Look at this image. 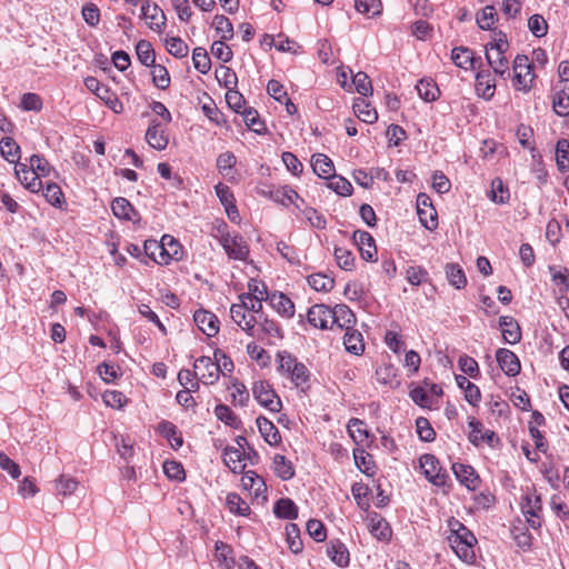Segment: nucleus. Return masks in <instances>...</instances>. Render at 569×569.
Masks as SVG:
<instances>
[{
	"mask_svg": "<svg viewBox=\"0 0 569 569\" xmlns=\"http://www.w3.org/2000/svg\"><path fill=\"white\" fill-rule=\"evenodd\" d=\"M0 152L1 156L11 162H17L20 159V147L10 137H4L0 140Z\"/></svg>",
	"mask_w": 569,
	"mask_h": 569,
	"instance_id": "44",
	"label": "nucleus"
},
{
	"mask_svg": "<svg viewBox=\"0 0 569 569\" xmlns=\"http://www.w3.org/2000/svg\"><path fill=\"white\" fill-rule=\"evenodd\" d=\"M267 298L271 307L282 317L291 318L295 315V305L286 295L272 292Z\"/></svg>",
	"mask_w": 569,
	"mask_h": 569,
	"instance_id": "25",
	"label": "nucleus"
},
{
	"mask_svg": "<svg viewBox=\"0 0 569 569\" xmlns=\"http://www.w3.org/2000/svg\"><path fill=\"white\" fill-rule=\"evenodd\" d=\"M193 368L198 379L204 385H214L219 380L216 359L202 356L196 359Z\"/></svg>",
	"mask_w": 569,
	"mask_h": 569,
	"instance_id": "12",
	"label": "nucleus"
},
{
	"mask_svg": "<svg viewBox=\"0 0 569 569\" xmlns=\"http://www.w3.org/2000/svg\"><path fill=\"white\" fill-rule=\"evenodd\" d=\"M193 320L198 328L208 337H213L219 331V320L217 316L210 311H196L193 315Z\"/></svg>",
	"mask_w": 569,
	"mask_h": 569,
	"instance_id": "19",
	"label": "nucleus"
},
{
	"mask_svg": "<svg viewBox=\"0 0 569 569\" xmlns=\"http://www.w3.org/2000/svg\"><path fill=\"white\" fill-rule=\"evenodd\" d=\"M327 555L333 563L346 568L350 563V553L345 543L339 540H331L327 546Z\"/></svg>",
	"mask_w": 569,
	"mask_h": 569,
	"instance_id": "23",
	"label": "nucleus"
},
{
	"mask_svg": "<svg viewBox=\"0 0 569 569\" xmlns=\"http://www.w3.org/2000/svg\"><path fill=\"white\" fill-rule=\"evenodd\" d=\"M158 431L170 442L173 449H178L182 446V437L172 422L167 420L161 421L158 425Z\"/></svg>",
	"mask_w": 569,
	"mask_h": 569,
	"instance_id": "37",
	"label": "nucleus"
},
{
	"mask_svg": "<svg viewBox=\"0 0 569 569\" xmlns=\"http://www.w3.org/2000/svg\"><path fill=\"white\" fill-rule=\"evenodd\" d=\"M332 312V323L337 325L341 329H350L356 323V317L351 309L346 305H337Z\"/></svg>",
	"mask_w": 569,
	"mask_h": 569,
	"instance_id": "27",
	"label": "nucleus"
},
{
	"mask_svg": "<svg viewBox=\"0 0 569 569\" xmlns=\"http://www.w3.org/2000/svg\"><path fill=\"white\" fill-rule=\"evenodd\" d=\"M273 513L280 519L293 520L298 518V507L290 498H281L276 501Z\"/></svg>",
	"mask_w": 569,
	"mask_h": 569,
	"instance_id": "30",
	"label": "nucleus"
},
{
	"mask_svg": "<svg viewBox=\"0 0 569 569\" xmlns=\"http://www.w3.org/2000/svg\"><path fill=\"white\" fill-rule=\"evenodd\" d=\"M499 327L501 328L505 342L516 345L521 340L520 326L512 317L501 316L499 318Z\"/></svg>",
	"mask_w": 569,
	"mask_h": 569,
	"instance_id": "22",
	"label": "nucleus"
},
{
	"mask_svg": "<svg viewBox=\"0 0 569 569\" xmlns=\"http://www.w3.org/2000/svg\"><path fill=\"white\" fill-rule=\"evenodd\" d=\"M277 357L279 370L289 377L297 388L305 390L309 387L310 372L302 362H299L297 358L288 351H280Z\"/></svg>",
	"mask_w": 569,
	"mask_h": 569,
	"instance_id": "3",
	"label": "nucleus"
},
{
	"mask_svg": "<svg viewBox=\"0 0 569 569\" xmlns=\"http://www.w3.org/2000/svg\"><path fill=\"white\" fill-rule=\"evenodd\" d=\"M273 472L282 480H290L295 476V468L283 455L277 453L272 461Z\"/></svg>",
	"mask_w": 569,
	"mask_h": 569,
	"instance_id": "34",
	"label": "nucleus"
},
{
	"mask_svg": "<svg viewBox=\"0 0 569 569\" xmlns=\"http://www.w3.org/2000/svg\"><path fill=\"white\" fill-rule=\"evenodd\" d=\"M352 239L358 246L362 259L366 261H372L377 254V247L373 237L363 230H357L353 232Z\"/></svg>",
	"mask_w": 569,
	"mask_h": 569,
	"instance_id": "16",
	"label": "nucleus"
},
{
	"mask_svg": "<svg viewBox=\"0 0 569 569\" xmlns=\"http://www.w3.org/2000/svg\"><path fill=\"white\" fill-rule=\"evenodd\" d=\"M406 279L412 286H419L428 281V271L420 266H411L406 270Z\"/></svg>",
	"mask_w": 569,
	"mask_h": 569,
	"instance_id": "63",
	"label": "nucleus"
},
{
	"mask_svg": "<svg viewBox=\"0 0 569 569\" xmlns=\"http://www.w3.org/2000/svg\"><path fill=\"white\" fill-rule=\"evenodd\" d=\"M446 277L449 283L456 289H463L467 284L465 271L458 263H447L445 267Z\"/></svg>",
	"mask_w": 569,
	"mask_h": 569,
	"instance_id": "36",
	"label": "nucleus"
},
{
	"mask_svg": "<svg viewBox=\"0 0 569 569\" xmlns=\"http://www.w3.org/2000/svg\"><path fill=\"white\" fill-rule=\"evenodd\" d=\"M343 345L346 350L353 355H360L365 349L362 335L353 328L346 330Z\"/></svg>",
	"mask_w": 569,
	"mask_h": 569,
	"instance_id": "35",
	"label": "nucleus"
},
{
	"mask_svg": "<svg viewBox=\"0 0 569 569\" xmlns=\"http://www.w3.org/2000/svg\"><path fill=\"white\" fill-rule=\"evenodd\" d=\"M232 320L249 336L260 338L256 331L257 319L252 313L246 310V302L233 303L230 308Z\"/></svg>",
	"mask_w": 569,
	"mask_h": 569,
	"instance_id": "10",
	"label": "nucleus"
},
{
	"mask_svg": "<svg viewBox=\"0 0 569 569\" xmlns=\"http://www.w3.org/2000/svg\"><path fill=\"white\" fill-rule=\"evenodd\" d=\"M166 47L168 52L178 59L187 57L189 52L187 43L179 37L166 39Z\"/></svg>",
	"mask_w": 569,
	"mask_h": 569,
	"instance_id": "57",
	"label": "nucleus"
},
{
	"mask_svg": "<svg viewBox=\"0 0 569 569\" xmlns=\"http://www.w3.org/2000/svg\"><path fill=\"white\" fill-rule=\"evenodd\" d=\"M43 197L56 208L61 209L66 204L64 194L61 188L54 182H50L44 187Z\"/></svg>",
	"mask_w": 569,
	"mask_h": 569,
	"instance_id": "46",
	"label": "nucleus"
},
{
	"mask_svg": "<svg viewBox=\"0 0 569 569\" xmlns=\"http://www.w3.org/2000/svg\"><path fill=\"white\" fill-rule=\"evenodd\" d=\"M352 83L359 94L362 97H367L372 93V84L365 72H357L356 74H352Z\"/></svg>",
	"mask_w": 569,
	"mask_h": 569,
	"instance_id": "61",
	"label": "nucleus"
},
{
	"mask_svg": "<svg viewBox=\"0 0 569 569\" xmlns=\"http://www.w3.org/2000/svg\"><path fill=\"white\" fill-rule=\"evenodd\" d=\"M241 114L247 127L257 133H261L266 128L264 123L260 120L259 113L251 107H246Z\"/></svg>",
	"mask_w": 569,
	"mask_h": 569,
	"instance_id": "55",
	"label": "nucleus"
},
{
	"mask_svg": "<svg viewBox=\"0 0 569 569\" xmlns=\"http://www.w3.org/2000/svg\"><path fill=\"white\" fill-rule=\"evenodd\" d=\"M309 286L316 291H330L333 288L335 281L332 278L323 273H315L307 279Z\"/></svg>",
	"mask_w": 569,
	"mask_h": 569,
	"instance_id": "59",
	"label": "nucleus"
},
{
	"mask_svg": "<svg viewBox=\"0 0 569 569\" xmlns=\"http://www.w3.org/2000/svg\"><path fill=\"white\" fill-rule=\"evenodd\" d=\"M229 258L234 260H246L249 254V247L244 238L237 233H222L219 239Z\"/></svg>",
	"mask_w": 569,
	"mask_h": 569,
	"instance_id": "8",
	"label": "nucleus"
},
{
	"mask_svg": "<svg viewBox=\"0 0 569 569\" xmlns=\"http://www.w3.org/2000/svg\"><path fill=\"white\" fill-rule=\"evenodd\" d=\"M84 86L86 88L94 93L98 98L101 100H106L109 106H111L113 102H118V99L114 98L113 100H110V90L107 86H103L96 77H87L84 79Z\"/></svg>",
	"mask_w": 569,
	"mask_h": 569,
	"instance_id": "41",
	"label": "nucleus"
},
{
	"mask_svg": "<svg viewBox=\"0 0 569 569\" xmlns=\"http://www.w3.org/2000/svg\"><path fill=\"white\" fill-rule=\"evenodd\" d=\"M214 415L218 420L224 422L227 426L238 429L241 425L240 419L234 415V412L226 405H218L214 408Z\"/></svg>",
	"mask_w": 569,
	"mask_h": 569,
	"instance_id": "51",
	"label": "nucleus"
},
{
	"mask_svg": "<svg viewBox=\"0 0 569 569\" xmlns=\"http://www.w3.org/2000/svg\"><path fill=\"white\" fill-rule=\"evenodd\" d=\"M457 480L469 490H476L480 483V478L475 469L465 463L455 462L451 467Z\"/></svg>",
	"mask_w": 569,
	"mask_h": 569,
	"instance_id": "17",
	"label": "nucleus"
},
{
	"mask_svg": "<svg viewBox=\"0 0 569 569\" xmlns=\"http://www.w3.org/2000/svg\"><path fill=\"white\" fill-rule=\"evenodd\" d=\"M311 166L313 172L320 178H330L335 171L333 162L323 153L312 156Z\"/></svg>",
	"mask_w": 569,
	"mask_h": 569,
	"instance_id": "28",
	"label": "nucleus"
},
{
	"mask_svg": "<svg viewBox=\"0 0 569 569\" xmlns=\"http://www.w3.org/2000/svg\"><path fill=\"white\" fill-rule=\"evenodd\" d=\"M552 108L559 117L569 116V92L560 90L552 97Z\"/></svg>",
	"mask_w": 569,
	"mask_h": 569,
	"instance_id": "58",
	"label": "nucleus"
},
{
	"mask_svg": "<svg viewBox=\"0 0 569 569\" xmlns=\"http://www.w3.org/2000/svg\"><path fill=\"white\" fill-rule=\"evenodd\" d=\"M258 193L263 196V197H267V198H269V199L273 200L274 202H278V203H280L282 206H288L289 203H295L296 207L299 208V206L296 203V201L299 200L300 197L291 188H288V187H282V188H277V189L259 188L258 189Z\"/></svg>",
	"mask_w": 569,
	"mask_h": 569,
	"instance_id": "14",
	"label": "nucleus"
},
{
	"mask_svg": "<svg viewBox=\"0 0 569 569\" xmlns=\"http://www.w3.org/2000/svg\"><path fill=\"white\" fill-rule=\"evenodd\" d=\"M146 140L151 148L159 151L164 150L169 143L166 130L157 120L150 122L146 132Z\"/></svg>",
	"mask_w": 569,
	"mask_h": 569,
	"instance_id": "18",
	"label": "nucleus"
},
{
	"mask_svg": "<svg viewBox=\"0 0 569 569\" xmlns=\"http://www.w3.org/2000/svg\"><path fill=\"white\" fill-rule=\"evenodd\" d=\"M417 213L420 222L428 230H433L438 226L437 211L432 207L431 199L426 193H419L417 197Z\"/></svg>",
	"mask_w": 569,
	"mask_h": 569,
	"instance_id": "11",
	"label": "nucleus"
},
{
	"mask_svg": "<svg viewBox=\"0 0 569 569\" xmlns=\"http://www.w3.org/2000/svg\"><path fill=\"white\" fill-rule=\"evenodd\" d=\"M29 163L32 168V172L36 173L34 176L38 177V179L41 177H48L53 170V168L41 154H32L29 159Z\"/></svg>",
	"mask_w": 569,
	"mask_h": 569,
	"instance_id": "56",
	"label": "nucleus"
},
{
	"mask_svg": "<svg viewBox=\"0 0 569 569\" xmlns=\"http://www.w3.org/2000/svg\"><path fill=\"white\" fill-rule=\"evenodd\" d=\"M223 461L234 473H240L244 469V463H242V452L237 448L227 447L223 451Z\"/></svg>",
	"mask_w": 569,
	"mask_h": 569,
	"instance_id": "39",
	"label": "nucleus"
},
{
	"mask_svg": "<svg viewBox=\"0 0 569 569\" xmlns=\"http://www.w3.org/2000/svg\"><path fill=\"white\" fill-rule=\"evenodd\" d=\"M556 162L560 172L569 171V140L560 139L557 142Z\"/></svg>",
	"mask_w": 569,
	"mask_h": 569,
	"instance_id": "48",
	"label": "nucleus"
},
{
	"mask_svg": "<svg viewBox=\"0 0 569 569\" xmlns=\"http://www.w3.org/2000/svg\"><path fill=\"white\" fill-rule=\"evenodd\" d=\"M355 114L366 123H373L378 120V112L363 98H357L352 106Z\"/></svg>",
	"mask_w": 569,
	"mask_h": 569,
	"instance_id": "29",
	"label": "nucleus"
},
{
	"mask_svg": "<svg viewBox=\"0 0 569 569\" xmlns=\"http://www.w3.org/2000/svg\"><path fill=\"white\" fill-rule=\"evenodd\" d=\"M416 89L419 97L427 102L436 101L440 96L437 83L430 78H423L418 81Z\"/></svg>",
	"mask_w": 569,
	"mask_h": 569,
	"instance_id": "32",
	"label": "nucleus"
},
{
	"mask_svg": "<svg viewBox=\"0 0 569 569\" xmlns=\"http://www.w3.org/2000/svg\"><path fill=\"white\" fill-rule=\"evenodd\" d=\"M177 247H178L177 240L169 234H164L161 238L160 243H158L156 241H153V242L146 241V243H144V249L147 252L151 248H154L156 250L160 251V254L162 257L161 262H163V263H168L170 257L177 254V249H176Z\"/></svg>",
	"mask_w": 569,
	"mask_h": 569,
	"instance_id": "20",
	"label": "nucleus"
},
{
	"mask_svg": "<svg viewBox=\"0 0 569 569\" xmlns=\"http://www.w3.org/2000/svg\"><path fill=\"white\" fill-rule=\"evenodd\" d=\"M136 54L138 60L144 67L153 66L156 62V52L152 44L148 40H140L136 46Z\"/></svg>",
	"mask_w": 569,
	"mask_h": 569,
	"instance_id": "43",
	"label": "nucleus"
},
{
	"mask_svg": "<svg viewBox=\"0 0 569 569\" xmlns=\"http://www.w3.org/2000/svg\"><path fill=\"white\" fill-rule=\"evenodd\" d=\"M551 272L552 281L561 286L560 292L566 293L569 290V270L567 268H562L557 270L555 267H549Z\"/></svg>",
	"mask_w": 569,
	"mask_h": 569,
	"instance_id": "64",
	"label": "nucleus"
},
{
	"mask_svg": "<svg viewBox=\"0 0 569 569\" xmlns=\"http://www.w3.org/2000/svg\"><path fill=\"white\" fill-rule=\"evenodd\" d=\"M79 482L73 477L61 475L54 480V492L58 496L68 497L74 493Z\"/></svg>",
	"mask_w": 569,
	"mask_h": 569,
	"instance_id": "42",
	"label": "nucleus"
},
{
	"mask_svg": "<svg viewBox=\"0 0 569 569\" xmlns=\"http://www.w3.org/2000/svg\"><path fill=\"white\" fill-rule=\"evenodd\" d=\"M416 429L420 440L425 442H431L435 440L436 432L427 418L419 417L416 420Z\"/></svg>",
	"mask_w": 569,
	"mask_h": 569,
	"instance_id": "62",
	"label": "nucleus"
},
{
	"mask_svg": "<svg viewBox=\"0 0 569 569\" xmlns=\"http://www.w3.org/2000/svg\"><path fill=\"white\" fill-rule=\"evenodd\" d=\"M192 61L196 70L206 74L211 69V60L206 49L197 47L192 51Z\"/></svg>",
	"mask_w": 569,
	"mask_h": 569,
	"instance_id": "50",
	"label": "nucleus"
},
{
	"mask_svg": "<svg viewBox=\"0 0 569 569\" xmlns=\"http://www.w3.org/2000/svg\"><path fill=\"white\" fill-rule=\"evenodd\" d=\"M259 432L264 441L270 446H278L281 442V436L277 427L266 417L259 416L256 420Z\"/></svg>",
	"mask_w": 569,
	"mask_h": 569,
	"instance_id": "26",
	"label": "nucleus"
},
{
	"mask_svg": "<svg viewBox=\"0 0 569 569\" xmlns=\"http://www.w3.org/2000/svg\"><path fill=\"white\" fill-rule=\"evenodd\" d=\"M308 321L316 328L327 329L332 323L331 309L325 305H315L308 311Z\"/></svg>",
	"mask_w": 569,
	"mask_h": 569,
	"instance_id": "21",
	"label": "nucleus"
},
{
	"mask_svg": "<svg viewBox=\"0 0 569 569\" xmlns=\"http://www.w3.org/2000/svg\"><path fill=\"white\" fill-rule=\"evenodd\" d=\"M355 8L360 13L376 17L381 13L382 4L380 0H356Z\"/></svg>",
	"mask_w": 569,
	"mask_h": 569,
	"instance_id": "60",
	"label": "nucleus"
},
{
	"mask_svg": "<svg viewBox=\"0 0 569 569\" xmlns=\"http://www.w3.org/2000/svg\"><path fill=\"white\" fill-rule=\"evenodd\" d=\"M448 527L450 533L447 539L451 549L465 563L472 565L476 561L475 545L477 538L463 523L455 518L448 521Z\"/></svg>",
	"mask_w": 569,
	"mask_h": 569,
	"instance_id": "1",
	"label": "nucleus"
},
{
	"mask_svg": "<svg viewBox=\"0 0 569 569\" xmlns=\"http://www.w3.org/2000/svg\"><path fill=\"white\" fill-rule=\"evenodd\" d=\"M150 68H152L151 76L153 84L161 90H166L170 86V74L167 68L156 62H153V66Z\"/></svg>",
	"mask_w": 569,
	"mask_h": 569,
	"instance_id": "54",
	"label": "nucleus"
},
{
	"mask_svg": "<svg viewBox=\"0 0 569 569\" xmlns=\"http://www.w3.org/2000/svg\"><path fill=\"white\" fill-rule=\"evenodd\" d=\"M286 536L289 549L293 553H299L303 547L299 527L296 523H288L286 526Z\"/></svg>",
	"mask_w": 569,
	"mask_h": 569,
	"instance_id": "53",
	"label": "nucleus"
},
{
	"mask_svg": "<svg viewBox=\"0 0 569 569\" xmlns=\"http://www.w3.org/2000/svg\"><path fill=\"white\" fill-rule=\"evenodd\" d=\"M241 481L243 488L247 490H253L256 497H259L267 490V486L262 477L252 470L244 472Z\"/></svg>",
	"mask_w": 569,
	"mask_h": 569,
	"instance_id": "40",
	"label": "nucleus"
},
{
	"mask_svg": "<svg viewBox=\"0 0 569 569\" xmlns=\"http://www.w3.org/2000/svg\"><path fill=\"white\" fill-rule=\"evenodd\" d=\"M468 440L475 446L479 447L481 443L488 445L490 448H498L500 446V439L497 433L489 429H483L481 421L473 417L468 418Z\"/></svg>",
	"mask_w": 569,
	"mask_h": 569,
	"instance_id": "7",
	"label": "nucleus"
},
{
	"mask_svg": "<svg viewBox=\"0 0 569 569\" xmlns=\"http://www.w3.org/2000/svg\"><path fill=\"white\" fill-rule=\"evenodd\" d=\"M495 80L491 78L489 72L481 71L477 73L476 89L482 98L486 100L491 99L495 93Z\"/></svg>",
	"mask_w": 569,
	"mask_h": 569,
	"instance_id": "33",
	"label": "nucleus"
},
{
	"mask_svg": "<svg viewBox=\"0 0 569 569\" xmlns=\"http://www.w3.org/2000/svg\"><path fill=\"white\" fill-rule=\"evenodd\" d=\"M232 552L233 550L229 545L222 541L216 542V559L220 567L224 569H232L237 565V561L232 557Z\"/></svg>",
	"mask_w": 569,
	"mask_h": 569,
	"instance_id": "38",
	"label": "nucleus"
},
{
	"mask_svg": "<svg viewBox=\"0 0 569 569\" xmlns=\"http://www.w3.org/2000/svg\"><path fill=\"white\" fill-rule=\"evenodd\" d=\"M477 24L482 30H490L498 21V13L493 6H486L477 14Z\"/></svg>",
	"mask_w": 569,
	"mask_h": 569,
	"instance_id": "49",
	"label": "nucleus"
},
{
	"mask_svg": "<svg viewBox=\"0 0 569 569\" xmlns=\"http://www.w3.org/2000/svg\"><path fill=\"white\" fill-rule=\"evenodd\" d=\"M111 210L117 218L123 220H132V216L134 214L132 204L122 197H118L112 201Z\"/></svg>",
	"mask_w": 569,
	"mask_h": 569,
	"instance_id": "47",
	"label": "nucleus"
},
{
	"mask_svg": "<svg viewBox=\"0 0 569 569\" xmlns=\"http://www.w3.org/2000/svg\"><path fill=\"white\" fill-rule=\"evenodd\" d=\"M420 468L423 476L435 486L441 487L446 485L447 473L439 465V460L430 453H425L419 459Z\"/></svg>",
	"mask_w": 569,
	"mask_h": 569,
	"instance_id": "9",
	"label": "nucleus"
},
{
	"mask_svg": "<svg viewBox=\"0 0 569 569\" xmlns=\"http://www.w3.org/2000/svg\"><path fill=\"white\" fill-rule=\"evenodd\" d=\"M513 88L525 93L529 92L535 83L536 74L533 66L530 63L529 58L525 54H518L513 60Z\"/></svg>",
	"mask_w": 569,
	"mask_h": 569,
	"instance_id": "4",
	"label": "nucleus"
},
{
	"mask_svg": "<svg viewBox=\"0 0 569 569\" xmlns=\"http://www.w3.org/2000/svg\"><path fill=\"white\" fill-rule=\"evenodd\" d=\"M226 505L231 513L242 517L250 513L249 505L236 492L227 495Z\"/></svg>",
	"mask_w": 569,
	"mask_h": 569,
	"instance_id": "45",
	"label": "nucleus"
},
{
	"mask_svg": "<svg viewBox=\"0 0 569 569\" xmlns=\"http://www.w3.org/2000/svg\"><path fill=\"white\" fill-rule=\"evenodd\" d=\"M520 507L528 525L532 529H539L541 527L542 502L536 489L527 488L525 495L521 497Z\"/></svg>",
	"mask_w": 569,
	"mask_h": 569,
	"instance_id": "5",
	"label": "nucleus"
},
{
	"mask_svg": "<svg viewBox=\"0 0 569 569\" xmlns=\"http://www.w3.org/2000/svg\"><path fill=\"white\" fill-rule=\"evenodd\" d=\"M141 16L149 20L150 29L160 32L166 24V16L156 3L151 4L149 0H142Z\"/></svg>",
	"mask_w": 569,
	"mask_h": 569,
	"instance_id": "15",
	"label": "nucleus"
},
{
	"mask_svg": "<svg viewBox=\"0 0 569 569\" xmlns=\"http://www.w3.org/2000/svg\"><path fill=\"white\" fill-rule=\"evenodd\" d=\"M368 521V528L372 536L382 541L390 539L392 531L386 519L378 513H373L369 516Z\"/></svg>",
	"mask_w": 569,
	"mask_h": 569,
	"instance_id": "24",
	"label": "nucleus"
},
{
	"mask_svg": "<svg viewBox=\"0 0 569 569\" xmlns=\"http://www.w3.org/2000/svg\"><path fill=\"white\" fill-rule=\"evenodd\" d=\"M456 381L459 388H461L465 391V399L471 405V406H478V403L481 400V393L479 388L472 383L467 377L465 376H456Z\"/></svg>",
	"mask_w": 569,
	"mask_h": 569,
	"instance_id": "31",
	"label": "nucleus"
},
{
	"mask_svg": "<svg viewBox=\"0 0 569 569\" xmlns=\"http://www.w3.org/2000/svg\"><path fill=\"white\" fill-rule=\"evenodd\" d=\"M251 390L253 398L260 406L264 407L271 412H279L281 410V400L268 381H254Z\"/></svg>",
	"mask_w": 569,
	"mask_h": 569,
	"instance_id": "6",
	"label": "nucleus"
},
{
	"mask_svg": "<svg viewBox=\"0 0 569 569\" xmlns=\"http://www.w3.org/2000/svg\"><path fill=\"white\" fill-rule=\"evenodd\" d=\"M509 43L501 31L495 33L492 42L486 44V59L493 72L502 78L509 77V61L505 56Z\"/></svg>",
	"mask_w": 569,
	"mask_h": 569,
	"instance_id": "2",
	"label": "nucleus"
},
{
	"mask_svg": "<svg viewBox=\"0 0 569 569\" xmlns=\"http://www.w3.org/2000/svg\"><path fill=\"white\" fill-rule=\"evenodd\" d=\"M451 60L457 67L467 70L473 64L472 51L468 48H455L451 51Z\"/></svg>",
	"mask_w": 569,
	"mask_h": 569,
	"instance_id": "52",
	"label": "nucleus"
},
{
	"mask_svg": "<svg viewBox=\"0 0 569 569\" xmlns=\"http://www.w3.org/2000/svg\"><path fill=\"white\" fill-rule=\"evenodd\" d=\"M496 360L500 369L509 377H516L521 370L520 360L517 355L506 348H500L496 352Z\"/></svg>",
	"mask_w": 569,
	"mask_h": 569,
	"instance_id": "13",
	"label": "nucleus"
}]
</instances>
